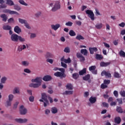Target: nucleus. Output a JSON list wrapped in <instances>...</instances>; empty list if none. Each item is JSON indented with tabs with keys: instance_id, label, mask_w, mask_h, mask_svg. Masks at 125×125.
Instances as JSON below:
<instances>
[{
	"instance_id": "obj_1",
	"label": "nucleus",
	"mask_w": 125,
	"mask_h": 125,
	"mask_svg": "<svg viewBox=\"0 0 125 125\" xmlns=\"http://www.w3.org/2000/svg\"><path fill=\"white\" fill-rule=\"evenodd\" d=\"M59 71H61V72L58 71L54 74L55 77H57V78H60V79L66 78L65 69L64 68H59Z\"/></svg>"
},
{
	"instance_id": "obj_2",
	"label": "nucleus",
	"mask_w": 125,
	"mask_h": 125,
	"mask_svg": "<svg viewBox=\"0 0 125 125\" xmlns=\"http://www.w3.org/2000/svg\"><path fill=\"white\" fill-rule=\"evenodd\" d=\"M48 96L46 95L45 93H42V99L39 100L40 102H43L44 107H46L48 104H49V102H48Z\"/></svg>"
},
{
	"instance_id": "obj_3",
	"label": "nucleus",
	"mask_w": 125,
	"mask_h": 125,
	"mask_svg": "<svg viewBox=\"0 0 125 125\" xmlns=\"http://www.w3.org/2000/svg\"><path fill=\"white\" fill-rule=\"evenodd\" d=\"M85 12L92 21H94V13L91 10H87Z\"/></svg>"
},
{
	"instance_id": "obj_4",
	"label": "nucleus",
	"mask_w": 125,
	"mask_h": 125,
	"mask_svg": "<svg viewBox=\"0 0 125 125\" xmlns=\"http://www.w3.org/2000/svg\"><path fill=\"white\" fill-rule=\"evenodd\" d=\"M61 6L59 3V1H57L55 2L54 7L52 8V11H56V10H58V9H60Z\"/></svg>"
},
{
	"instance_id": "obj_5",
	"label": "nucleus",
	"mask_w": 125,
	"mask_h": 125,
	"mask_svg": "<svg viewBox=\"0 0 125 125\" xmlns=\"http://www.w3.org/2000/svg\"><path fill=\"white\" fill-rule=\"evenodd\" d=\"M101 76L102 77L105 76L106 78H112L110 71H106V70H104L102 72Z\"/></svg>"
},
{
	"instance_id": "obj_6",
	"label": "nucleus",
	"mask_w": 125,
	"mask_h": 125,
	"mask_svg": "<svg viewBox=\"0 0 125 125\" xmlns=\"http://www.w3.org/2000/svg\"><path fill=\"white\" fill-rule=\"evenodd\" d=\"M96 69V66L92 65L89 67V71L92 72L94 75H97V70Z\"/></svg>"
},
{
	"instance_id": "obj_7",
	"label": "nucleus",
	"mask_w": 125,
	"mask_h": 125,
	"mask_svg": "<svg viewBox=\"0 0 125 125\" xmlns=\"http://www.w3.org/2000/svg\"><path fill=\"white\" fill-rule=\"evenodd\" d=\"M3 13H9V14H16V15H18L19 14L18 12L14 11H11L8 9H5L3 10Z\"/></svg>"
},
{
	"instance_id": "obj_8",
	"label": "nucleus",
	"mask_w": 125,
	"mask_h": 125,
	"mask_svg": "<svg viewBox=\"0 0 125 125\" xmlns=\"http://www.w3.org/2000/svg\"><path fill=\"white\" fill-rule=\"evenodd\" d=\"M21 115H25L27 114V109L24 108V105H21L20 108Z\"/></svg>"
},
{
	"instance_id": "obj_9",
	"label": "nucleus",
	"mask_w": 125,
	"mask_h": 125,
	"mask_svg": "<svg viewBox=\"0 0 125 125\" xmlns=\"http://www.w3.org/2000/svg\"><path fill=\"white\" fill-rule=\"evenodd\" d=\"M19 35L17 34H13L11 36V40L12 42H18Z\"/></svg>"
},
{
	"instance_id": "obj_10",
	"label": "nucleus",
	"mask_w": 125,
	"mask_h": 125,
	"mask_svg": "<svg viewBox=\"0 0 125 125\" xmlns=\"http://www.w3.org/2000/svg\"><path fill=\"white\" fill-rule=\"evenodd\" d=\"M42 79L41 77H37L35 79H33L31 80L32 83H40L42 85Z\"/></svg>"
},
{
	"instance_id": "obj_11",
	"label": "nucleus",
	"mask_w": 125,
	"mask_h": 125,
	"mask_svg": "<svg viewBox=\"0 0 125 125\" xmlns=\"http://www.w3.org/2000/svg\"><path fill=\"white\" fill-rule=\"evenodd\" d=\"M16 122H17V123H19L20 124H23V123H26V122H28V120L26 119H15Z\"/></svg>"
},
{
	"instance_id": "obj_12",
	"label": "nucleus",
	"mask_w": 125,
	"mask_h": 125,
	"mask_svg": "<svg viewBox=\"0 0 125 125\" xmlns=\"http://www.w3.org/2000/svg\"><path fill=\"white\" fill-rule=\"evenodd\" d=\"M45 57L46 59H49V58H53V57H54V55L50 52H47L45 55Z\"/></svg>"
},
{
	"instance_id": "obj_13",
	"label": "nucleus",
	"mask_w": 125,
	"mask_h": 125,
	"mask_svg": "<svg viewBox=\"0 0 125 125\" xmlns=\"http://www.w3.org/2000/svg\"><path fill=\"white\" fill-rule=\"evenodd\" d=\"M52 79V78L50 75H46L44 76L42 80L43 81H44V82H48L49 81H51Z\"/></svg>"
},
{
	"instance_id": "obj_14",
	"label": "nucleus",
	"mask_w": 125,
	"mask_h": 125,
	"mask_svg": "<svg viewBox=\"0 0 125 125\" xmlns=\"http://www.w3.org/2000/svg\"><path fill=\"white\" fill-rule=\"evenodd\" d=\"M41 85H40V83H31V84H29L30 87H33L34 88H38V87H40Z\"/></svg>"
},
{
	"instance_id": "obj_15",
	"label": "nucleus",
	"mask_w": 125,
	"mask_h": 125,
	"mask_svg": "<svg viewBox=\"0 0 125 125\" xmlns=\"http://www.w3.org/2000/svg\"><path fill=\"white\" fill-rule=\"evenodd\" d=\"M89 50L90 54H93V53H94V52H96L98 49L96 47H89Z\"/></svg>"
},
{
	"instance_id": "obj_16",
	"label": "nucleus",
	"mask_w": 125,
	"mask_h": 125,
	"mask_svg": "<svg viewBox=\"0 0 125 125\" xmlns=\"http://www.w3.org/2000/svg\"><path fill=\"white\" fill-rule=\"evenodd\" d=\"M110 64H111L110 62H102L100 63V66L101 67H107V66H109Z\"/></svg>"
},
{
	"instance_id": "obj_17",
	"label": "nucleus",
	"mask_w": 125,
	"mask_h": 125,
	"mask_svg": "<svg viewBox=\"0 0 125 125\" xmlns=\"http://www.w3.org/2000/svg\"><path fill=\"white\" fill-rule=\"evenodd\" d=\"M114 122L115 124H117V125H120V124H121V122H122V119L120 117H116L114 119Z\"/></svg>"
},
{
	"instance_id": "obj_18",
	"label": "nucleus",
	"mask_w": 125,
	"mask_h": 125,
	"mask_svg": "<svg viewBox=\"0 0 125 125\" xmlns=\"http://www.w3.org/2000/svg\"><path fill=\"white\" fill-rule=\"evenodd\" d=\"M51 27L53 30H54V31H57L59 28L60 27V24H57L56 25L52 24L51 25Z\"/></svg>"
},
{
	"instance_id": "obj_19",
	"label": "nucleus",
	"mask_w": 125,
	"mask_h": 125,
	"mask_svg": "<svg viewBox=\"0 0 125 125\" xmlns=\"http://www.w3.org/2000/svg\"><path fill=\"white\" fill-rule=\"evenodd\" d=\"M14 30V32H15V33H17V34H19L21 33V28H20V27H19V26H16Z\"/></svg>"
},
{
	"instance_id": "obj_20",
	"label": "nucleus",
	"mask_w": 125,
	"mask_h": 125,
	"mask_svg": "<svg viewBox=\"0 0 125 125\" xmlns=\"http://www.w3.org/2000/svg\"><path fill=\"white\" fill-rule=\"evenodd\" d=\"M26 48V46L25 45H20L18 46V51H22V50L25 49Z\"/></svg>"
},
{
	"instance_id": "obj_21",
	"label": "nucleus",
	"mask_w": 125,
	"mask_h": 125,
	"mask_svg": "<svg viewBox=\"0 0 125 125\" xmlns=\"http://www.w3.org/2000/svg\"><path fill=\"white\" fill-rule=\"evenodd\" d=\"M0 18L2 19V21H3V22H6V21H7V16L4 14H3L2 15H0Z\"/></svg>"
},
{
	"instance_id": "obj_22",
	"label": "nucleus",
	"mask_w": 125,
	"mask_h": 125,
	"mask_svg": "<svg viewBox=\"0 0 125 125\" xmlns=\"http://www.w3.org/2000/svg\"><path fill=\"white\" fill-rule=\"evenodd\" d=\"M79 74L80 76H83L84 74H86V68H84L83 70L79 71Z\"/></svg>"
},
{
	"instance_id": "obj_23",
	"label": "nucleus",
	"mask_w": 125,
	"mask_h": 125,
	"mask_svg": "<svg viewBox=\"0 0 125 125\" xmlns=\"http://www.w3.org/2000/svg\"><path fill=\"white\" fill-rule=\"evenodd\" d=\"M81 53H82V54H83V55H84L85 56H87V50H86V49H82L81 50Z\"/></svg>"
},
{
	"instance_id": "obj_24",
	"label": "nucleus",
	"mask_w": 125,
	"mask_h": 125,
	"mask_svg": "<svg viewBox=\"0 0 125 125\" xmlns=\"http://www.w3.org/2000/svg\"><path fill=\"white\" fill-rule=\"evenodd\" d=\"M89 100L90 103H91L92 104H93V103H95V102H96V98L91 97L89 98Z\"/></svg>"
},
{
	"instance_id": "obj_25",
	"label": "nucleus",
	"mask_w": 125,
	"mask_h": 125,
	"mask_svg": "<svg viewBox=\"0 0 125 125\" xmlns=\"http://www.w3.org/2000/svg\"><path fill=\"white\" fill-rule=\"evenodd\" d=\"M103 58V56L100 54H96V59L97 60H102Z\"/></svg>"
},
{
	"instance_id": "obj_26",
	"label": "nucleus",
	"mask_w": 125,
	"mask_h": 125,
	"mask_svg": "<svg viewBox=\"0 0 125 125\" xmlns=\"http://www.w3.org/2000/svg\"><path fill=\"white\" fill-rule=\"evenodd\" d=\"M6 4L10 6H12V5H14V3L13 0H6Z\"/></svg>"
},
{
	"instance_id": "obj_27",
	"label": "nucleus",
	"mask_w": 125,
	"mask_h": 125,
	"mask_svg": "<svg viewBox=\"0 0 125 125\" xmlns=\"http://www.w3.org/2000/svg\"><path fill=\"white\" fill-rule=\"evenodd\" d=\"M69 35L70 37H75V36H76V32H75L74 30H71L69 31Z\"/></svg>"
},
{
	"instance_id": "obj_28",
	"label": "nucleus",
	"mask_w": 125,
	"mask_h": 125,
	"mask_svg": "<svg viewBox=\"0 0 125 125\" xmlns=\"http://www.w3.org/2000/svg\"><path fill=\"white\" fill-rule=\"evenodd\" d=\"M90 79V75L87 74L85 76L83 77V81H88Z\"/></svg>"
},
{
	"instance_id": "obj_29",
	"label": "nucleus",
	"mask_w": 125,
	"mask_h": 125,
	"mask_svg": "<svg viewBox=\"0 0 125 125\" xmlns=\"http://www.w3.org/2000/svg\"><path fill=\"white\" fill-rule=\"evenodd\" d=\"M66 87L67 89H68L69 90H72L73 89V85H72V84L71 83H68L66 85Z\"/></svg>"
},
{
	"instance_id": "obj_30",
	"label": "nucleus",
	"mask_w": 125,
	"mask_h": 125,
	"mask_svg": "<svg viewBox=\"0 0 125 125\" xmlns=\"http://www.w3.org/2000/svg\"><path fill=\"white\" fill-rule=\"evenodd\" d=\"M102 27H103V24L101 23H98L95 25V27L98 29H102Z\"/></svg>"
},
{
	"instance_id": "obj_31",
	"label": "nucleus",
	"mask_w": 125,
	"mask_h": 125,
	"mask_svg": "<svg viewBox=\"0 0 125 125\" xmlns=\"http://www.w3.org/2000/svg\"><path fill=\"white\" fill-rule=\"evenodd\" d=\"M3 29L6 31H8L9 30H11V26L9 25H4L3 26Z\"/></svg>"
},
{
	"instance_id": "obj_32",
	"label": "nucleus",
	"mask_w": 125,
	"mask_h": 125,
	"mask_svg": "<svg viewBox=\"0 0 125 125\" xmlns=\"http://www.w3.org/2000/svg\"><path fill=\"white\" fill-rule=\"evenodd\" d=\"M79 74L77 73H75L72 74V78L73 79H74V80H78V78H79Z\"/></svg>"
},
{
	"instance_id": "obj_33",
	"label": "nucleus",
	"mask_w": 125,
	"mask_h": 125,
	"mask_svg": "<svg viewBox=\"0 0 125 125\" xmlns=\"http://www.w3.org/2000/svg\"><path fill=\"white\" fill-rule=\"evenodd\" d=\"M63 95H68L70 94H73V91H65L62 93Z\"/></svg>"
},
{
	"instance_id": "obj_34",
	"label": "nucleus",
	"mask_w": 125,
	"mask_h": 125,
	"mask_svg": "<svg viewBox=\"0 0 125 125\" xmlns=\"http://www.w3.org/2000/svg\"><path fill=\"white\" fill-rule=\"evenodd\" d=\"M64 52H65L66 53H70L71 52V50L70 49L69 47H66L64 50Z\"/></svg>"
},
{
	"instance_id": "obj_35",
	"label": "nucleus",
	"mask_w": 125,
	"mask_h": 125,
	"mask_svg": "<svg viewBox=\"0 0 125 125\" xmlns=\"http://www.w3.org/2000/svg\"><path fill=\"white\" fill-rule=\"evenodd\" d=\"M76 40H78V41H81V40H84V38L81 35H78L76 37Z\"/></svg>"
},
{
	"instance_id": "obj_36",
	"label": "nucleus",
	"mask_w": 125,
	"mask_h": 125,
	"mask_svg": "<svg viewBox=\"0 0 125 125\" xmlns=\"http://www.w3.org/2000/svg\"><path fill=\"white\" fill-rule=\"evenodd\" d=\"M51 112L52 114H56L58 112V110L56 107H54L51 108Z\"/></svg>"
},
{
	"instance_id": "obj_37",
	"label": "nucleus",
	"mask_w": 125,
	"mask_h": 125,
	"mask_svg": "<svg viewBox=\"0 0 125 125\" xmlns=\"http://www.w3.org/2000/svg\"><path fill=\"white\" fill-rule=\"evenodd\" d=\"M18 41H19L20 42H24L25 40V38H22V37L19 36L18 38Z\"/></svg>"
},
{
	"instance_id": "obj_38",
	"label": "nucleus",
	"mask_w": 125,
	"mask_h": 125,
	"mask_svg": "<svg viewBox=\"0 0 125 125\" xmlns=\"http://www.w3.org/2000/svg\"><path fill=\"white\" fill-rule=\"evenodd\" d=\"M21 65H22V66H24L25 67H27V66H29V62L27 61H22L21 62Z\"/></svg>"
},
{
	"instance_id": "obj_39",
	"label": "nucleus",
	"mask_w": 125,
	"mask_h": 125,
	"mask_svg": "<svg viewBox=\"0 0 125 125\" xmlns=\"http://www.w3.org/2000/svg\"><path fill=\"white\" fill-rule=\"evenodd\" d=\"M19 22L21 24H24L27 22V21L25 20H23L22 19H19Z\"/></svg>"
},
{
	"instance_id": "obj_40",
	"label": "nucleus",
	"mask_w": 125,
	"mask_h": 125,
	"mask_svg": "<svg viewBox=\"0 0 125 125\" xmlns=\"http://www.w3.org/2000/svg\"><path fill=\"white\" fill-rule=\"evenodd\" d=\"M116 111L117 112H118V113H123V109L120 106H117V109H116Z\"/></svg>"
},
{
	"instance_id": "obj_41",
	"label": "nucleus",
	"mask_w": 125,
	"mask_h": 125,
	"mask_svg": "<svg viewBox=\"0 0 125 125\" xmlns=\"http://www.w3.org/2000/svg\"><path fill=\"white\" fill-rule=\"evenodd\" d=\"M6 80H7V78L5 77H3L1 79L0 82L1 83H5V82H6Z\"/></svg>"
},
{
	"instance_id": "obj_42",
	"label": "nucleus",
	"mask_w": 125,
	"mask_h": 125,
	"mask_svg": "<svg viewBox=\"0 0 125 125\" xmlns=\"http://www.w3.org/2000/svg\"><path fill=\"white\" fill-rule=\"evenodd\" d=\"M119 55L121 57H125V52L123 50L120 51Z\"/></svg>"
},
{
	"instance_id": "obj_43",
	"label": "nucleus",
	"mask_w": 125,
	"mask_h": 125,
	"mask_svg": "<svg viewBox=\"0 0 125 125\" xmlns=\"http://www.w3.org/2000/svg\"><path fill=\"white\" fill-rule=\"evenodd\" d=\"M110 83H111V81L109 80H104V84H106V85H108V84H110Z\"/></svg>"
},
{
	"instance_id": "obj_44",
	"label": "nucleus",
	"mask_w": 125,
	"mask_h": 125,
	"mask_svg": "<svg viewBox=\"0 0 125 125\" xmlns=\"http://www.w3.org/2000/svg\"><path fill=\"white\" fill-rule=\"evenodd\" d=\"M19 1L20 3H21V4H22V5H25V6H27V5H28V4L25 2L23 0H19Z\"/></svg>"
},
{
	"instance_id": "obj_45",
	"label": "nucleus",
	"mask_w": 125,
	"mask_h": 125,
	"mask_svg": "<svg viewBox=\"0 0 125 125\" xmlns=\"http://www.w3.org/2000/svg\"><path fill=\"white\" fill-rule=\"evenodd\" d=\"M14 7V9H15L16 10H18V11H19V10H21V7L18 6V5H15Z\"/></svg>"
},
{
	"instance_id": "obj_46",
	"label": "nucleus",
	"mask_w": 125,
	"mask_h": 125,
	"mask_svg": "<svg viewBox=\"0 0 125 125\" xmlns=\"http://www.w3.org/2000/svg\"><path fill=\"white\" fill-rule=\"evenodd\" d=\"M107 87H108V85H106V84H104V83H102V84L101 85V88H102V89H104V88H107Z\"/></svg>"
},
{
	"instance_id": "obj_47",
	"label": "nucleus",
	"mask_w": 125,
	"mask_h": 125,
	"mask_svg": "<svg viewBox=\"0 0 125 125\" xmlns=\"http://www.w3.org/2000/svg\"><path fill=\"white\" fill-rule=\"evenodd\" d=\"M20 90H19V88L16 87L15 88L13 93L14 94H15V93H19Z\"/></svg>"
},
{
	"instance_id": "obj_48",
	"label": "nucleus",
	"mask_w": 125,
	"mask_h": 125,
	"mask_svg": "<svg viewBox=\"0 0 125 125\" xmlns=\"http://www.w3.org/2000/svg\"><path fill=\"white\" fill-rule=\"evenodd\" d=\"M13 97H14L13 95L12 94L9 95L8 96L9 101H11V102L12 101V100H13Z\"/></svg>"
},
{
	"instance_id": "obj_49",
	"label": "nucleus",
	"mask_w": 125,
	"mask_h": 125,
	"mask_svg": "<svg viewBox=\"0 0 125 125\" xmlns=\"http://www.w3.org/2000/svg\"><path fill=\"white\" fill-rule=\"evenodd\" d=\"M120 94L123 97H125V90H122L120 92Z\"/></svg>"
},
{
	"instance_id": "obj_50",
	"label": "nucleus",
	"mask_w": 125,
	"mask_h": 125,
	"mask_svg": "<svg viewBox=\"0 0 125 125\" xmlns=\"http://www.w3.org/2000/svg\"><path fill=\"white\" fill-rule=\"evenodd\" d=\"M117 101H118L119 105L123 104V99H117Z\"/></svg>"
},
{
	"instance_id": "obj_51",
	"label": "nucleus",
	"mask_w": 125,
	"mask_h": 125,
	"mask_svg": "<svg viewBox=\"0 0 125 125\" xmlns=\"http://www.w3.org/2000/svg\"><path fill=\"white\" fill-rule=\"evenodd\" d=\"M34 99H35V97H34V96H30L29 98V100L30 102H34Z\"/></svg>"
},
{
	"instance_id": "obj_52",
	"label": "nucleus",
	"mask_w": 125,
	"mask_h": 125,
	"mask_svg": "<svg viewBox=\"0 0 125 125\" xmlns=\"http://www.w3.org/2000/svg\"><path fill=\"white\" fill-rule=\"evenodd\" d=\"M46 62H48V63H50V64L53 63V60L50 59H47Z\"/></svg>"
},
{
	"instance_id": "obj_53",
	"label": "nucleus",
	"mask_w": 125,
	"mask_h": 125,
	"mask_svg": "<svg viewBox=\"0 0 125 125\" xmlns=\"http://www.w3.org/2000/svg\"><path fill=\"white\" fill-rule=\"evenodd\" d=\"M24 26L27 28V29H31L30 25H29V23H28V22L27 21L24 23Z\"/></svg>"
},
{
	"instance_id": "obj_54",
	"label": "nucleus",
	"mask_w": 125,
	"mask_h": 125,
	"mask_svg": "<svg viewBox=\"0 0 125 125\" xmlns=\"http://www.w3.org/2000/svg\"><path fill=\"white\" fill-rule=\"evenodd\" d=\"M66 26H69V27H71L72 25H73V22L71 21H68L65 23Z\"/></svg>"
},
{
	"instance_id": "obj_55",
	"label": "nucleus",
	"mask_w": 125,
	"mask_h": 125,
	"mask_svg": "<svg viewBox=\"0 0 125 125\" xmlns=\"http://www.w3.org/2000/svg\"><path fill=\"white\" fill-rule=\"evenodd\" d=\"M24 72L25 73H27V74H30L31 73V70L28 68H25L24 69Z\"/></svg>"
},
{
	"instance_id": "obj_56",
	"label": "nucleus",
	"mask_w": 125,
	"mask_h": 125,
	"mask_svg": "<svg viewBox=\"0 0 125 125\" xmlns=\"http://www.w3.org/2000/svg\"><path fill=\"white\" fill-rule=\"evenodd\" d=\"M6 107H8L9 106H11V101H7L6 102Z\"/></svg>"
},
{
	"instance_id": "obj_57",
	"label": "nucleus",
	"mask_w": 125,
	"mask_h": 125,
	"mask_svg": "<svg viewBox=\"0 0 125 125\" xmlns=\"http://www.w3.org/2000/svg\"><path fill=\"white\" fill-rule=\"evenodd\" d=\"M114 77L115 78H120V74H119V73L115 72L114 73Z\"/></svg>"
},
{
	"instance_id": "obj_58",
	"label": "nucleus",
	"mask_w": 125,
	"mask_h": 125,
	"mask_svg": "<svg viewBox=\"0 0 125 125\" xmlns=\"http://www.w3.org/2000/svg\"><path fill=\"white\" fill-rule=\"evenodd\" d=\"M113 94L115 97H118L119 96V93H118L117 91L115 90L113 92Z\"/></svg>"
},
{
	"instance_id": "obj_59",
	"label": "nucleus",
	"mask_w": 125,
	"mask_h": 125,
	"mask_svg": "<svg viewBox=\"0 0 125 125\" xmlns=\"http://www.w3.org/2000/svg\"><path fill=\"white\" fill-rule=\"evenodd\" d=\"M64 63H71V59L68 58V59L64 60Z\"/></svg>"
},
{
	"instance_id": "obj_60",
	"label": "nucleus",
	"mask_w": 125,
	"mask_h": 125,
	"mask_svg": "<svg viewBox=\"0 0 125 125\" xmlns=\"http://www.w3.org/2000/svg\"><path fill=\"white\" fill-rule=\"evenodd\" d=\"M95 11H96V15L97 16H98V15H101L100 12H99V10H98L97 8H95Z\"/></svg>"
},
{
	"instance_id": "obj_61",
	"label": "nucleus",
	"mask_w": 125,
	"mask_h": 125,
	"mask_svg": "<svg viewBox=\"0 0 125 125\" xmlns=\"http://www.w3.org/2000/svg\"><path fill=\"white\" fill-rule=\"evenodd\" d=\"M103 105L104 106V107H106L107 108L109 107V104L105 102L103 103Z\"/></svg>"
},
{
	"instance_id": "obj_62",
	"label": "nucleus",
	"mask_w": 125,
	"mask_h": 125,
	"mask_svg": "<svg viewBox=\"0 0 125 125\" xmlns=\"http://www.w3.org/2000/svg\"><path fill=\"white\" fill-rule=\"evenodd\" d=\"M76 56H77V58H81V57H82L83 56V55H82V54H81V53H77L76 54Z\"/></svg>"
},
{
	"instance_id": "obj_63",
	"label": "nucleus",
	"mask_w": 125,
	"mask_h": 125,
	"mask_svg": "<svg viewBox=\"0 0 125 125\" xmlns=\"http://www.w3.org/2000/svg\"><path fill=\"white\" fill-rule=\"evenodd\" d=\"M41 14H42V13L41 12H38L36 14H35V16L36 17H40Z\"/></svg>"
},
{
	"instance_id": "obj_64",
	"label": "nucleus",
	"mask_w": 125,
	"mask_h": 125,
	"mask_svg": "<svg viewBox=\"0 0 125 125\" xmlns=\"http://www.w3.org/2000/svg\"><path fill=\"white\" fill-rule=\"evenodd\" d=\"M76 23L78 26H82V21H76Z\"/></svg>"
}]
</instances>
